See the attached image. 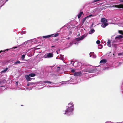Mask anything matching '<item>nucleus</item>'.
<instances>
[{"mask_svg": "<svg viewBox=\"0 0 123 123\" xmlns=\"http://www.w3.org/2000/svg\"><path fill=\"white\" fill-rule=\"evenodd\" d=\"M68 108L65 110V112L64 113V114H66L69 115L72 114V112L74 110V104L70 102L69 103L68 106Z\"/></svg>", "mask_w": 123, "mask_h": 123, "instance_id": "1", "label": "nucleus"}, {"mask_svg": "<svg viewBox=\"0 0 123 123\" xmlns=\"http://www.w3.org/2000/svg\"><path fill=\"white\" fill-rule=\"evenodd\" d=\"M88 34H86L82 35L81 36L76 38L73 41L70 42L69 43L70 45L68 46V47H69L72 44H77L79 42V41L82 40L86 37L87 36Z\"/></svg>", "mask_w": 123, "mask_h": 123, "instance_id": "2", "label": "nucleus"}, {"mask_svg": "<svg viewBox=\"0 0 123 123\" xmlns=\"http://www.w3.org/2000/svg\"><path fill=\"white\" fill-rule=\"evenodd\" d=\"M53 54L51 53H47L43 57L45 58H49L53 57Z\"/></svg>", "mask_w": 123, "mask_h": 123, "instance_id": "3", "label": "nucleus"}, {"mask_svg": "<svg viewBox=\"0 0 123 123\" xmlns=\"http://www.w3.org/2000/svg\"><path fill=\"white\" fill-rule=\"evenodd\" d=\"M112 7H116L118 8H123V4H120L119 5H116L113 6H112Z\"/></svg>", "mask_w": 123, "mask_h": 123, "instance_id": "4", "label": "nucleus"}, {"mask_svg": "<svg viewBox=\"0 0 123 123\" xmlns=\"http://www.w3.org/2000/svg\"><path fill=\"white\" fill-rule=\"evenodd\" d=\"M90 57H91L94 58H95L96 57V56L94 54L93 52L90 53Z\"/></svg>", "mask_w": 123, "mask_h": 123, "instance_id": "5", "label": "nucleus"}, {"mask_svg": "<svg viewBox=\"0 0 123 123\" xmlns=\"http://www.w3.org/2000/svg\"><path fill=\"white\" fill-rule=\"evenodd\" d=\"M29 75H26L25 76V78L28 81H30L31 80L32 78H30Z\"/></svg>", "mask_w": 123, "mask_h": 123, "instance_id": "6", "label": "nucleus"}, {"mask_svg": "<svg viewBox=\"0 0 123 123\" xmlns=\"http://www.w3.org/2000/svg\"><path fill=\"white\" fill-rule=\"evenodd\" d=\"M5 3L4 0H0V6L1 7Z\"/></svg>", "mask_w": 123, "mask_h": 123, "instance_id": "7", "label": "nucleus"}, {"mask_svg": "<svg viewBox=\"0 0 123 123\" xmlns=\"http://www.w3.org/2000/svg\"><path fill=\"white\" fill-rule=\"evenodd\" d=\"M81 74V72H80L75 73L74 74V75L75 76H80Z\"/></svg>", "mask_w": 123, "mask_h": 123, "instance_id": "8", "label": "nucleus"}, {"mask_svg": "<svg viewBox=\"0 0 123 123\" xmlns=\"http://www.w3.org/2000/svg\"><path fill=\"white\" fill-rule=\"evenodd\" d=\"M107 62V61L105 59H103L101 60L100 62V63L102 64H105Z\"/></svg>", "mask_w": 123, "mask_h": 123, "instance_id": "9", "label": "nucleus"}, {"mask_svg": "<svg viewBox=\"0 0 123 123\" xmlns=\"http://www.w3.org/2000/svg\"><path fill=\"white\" fill-rule=\"evenodd\" d=\"M108 25L107 23H102L101 26L103 28L105 27Z\"/></svg>", "mask_w": 123, "mask_h": 123, "instance_id": "10", "label": "nucleus"}, {"mask_svg": "<svg viewBox=\"0 0 123 123\" xmlns=\"http://www.w3.org/2000/svg\"><path fill=\"white\" fill-rule=\"evenodd\" d=\"M101 22L103 23H106V22H107V20L105 18H103L101 19Z\"/></svg>", "mask_w": 123, "mask_h": 123, "instance_id": "11", "label": "nucleus"}, {"mask_svg": "<svg viewBox=\"0 0 123 123\" xmlns=\"http://www.w3.org/2000/svg\"><path fill=\"white\" fill-rule=\"evenodd\" d=\"M95 31L94 29H92L89 31V33L90 34H92L93 33L95 32Z\"/></svg>", "mask_w": 123, "mask_h": 123, "instance_id": "12", "label": "nucleus"}, {"mask_svg": "<svg viewBox=\"0 0 123 123\" xmlns=\"http://www.w3.org/2000/svg\"><path fill=\"white\" fill-rule=\"evenodd\" d=\"M45 83H51V82L50 81H46L42 82L41 84H43V85H44V84Z\"/></svg>", "mask_w": 123, "mask_h": 123, "instance_id": "13", "label": "nucleus"}, {"mask_svg": "<svg viewBox=\"0 0 123 123\" xmlns=\"http://www.w3.org/2000/svg\"><path fill=\"white\" fill-rule=\"evenodd\" d=\"M43 37L44 38H48L50 37H52V35H49L46 36H43Z\"/></svg>", "mask_w": 123, "mask_h": 123, "instance_id": "14", "label": "nucleus"}, {"mask_svg": "<svg viewBox=\"0 0 123 123\" xmlns=\"http://www.w3.org/2000/svg\"><path fill=\"white\" fill-rule=\"evenodd\" d=\"M123 36L122 35H118L116 37H115V39L118 38L120 39L122 38H123Z\"/></svg>", "mask_w": 123, "mask_h": 123, "instance_id": "15", "label": "nucleus"}, {"mask_svg": "<svg viewBox=\"0 0 123 123\" xmlns=\"http://www.w3.org/2000/svg\"><path fill=\"white\" fill-rule=\"evenodd\" d=\"M111 41L110 40H108L107 42V45L108 46L110 47L111 45Z\"/></svg>", "mask_w": 123, "mask_h": 123, "instance_id": "16", "label": "nucleus"}, {"mask_svg": "<svg viewBox=\"0 0 123 123\" xmlns=\"http://www.w3.org/2000/svg\"><path fill=\"white\" fill-rule=\"evenodd\" d=\"M83 14V12H80V13H79L78 15V18L79 19L81 16Z\"/></svg>", "mask_w": 123, "mask_h": 123, "instance_id": "17", "label": "nucleus"}, {"mask_svg": "<svg viewBox=\"0 0 123 123\" xmlns=\"http://www.w3.org/2000/svg\"><path fill=\"white\" fill-rule=\"evenodd\" d=\"M51 35H52V37H56L58 36L59 34L58 33H57L56 34H51Z\"/></svg>", "mask_w": 123, "mask_h": 123, "instance_id": "18", "label": "nucleus"}, {"mask_svg": "<svg viewBox=\"0 0 123 123\" xmlns=\"http://www.w3.org/2000/svg\"><path fill=\"white\" fill-rule=\"evenodd\" d=\"M35 74L33 73H31L29 74V76L31 77H33L35 76Z\"/></svg>", "mask_w": 123, "mask_h": 123, "instance_id": "19", "label": "nucleus"}, {"mask_svg": "<svg viewBox=\"0 0 123 123\" xmlns=\"http://www.w3.org/2000/svg\"><path fill=\"white\" fill-rule=\"evenodd\" d=\"M21 63L22 62H21L17 60L14 62V63L15 64H18Z\"/></svg>", "mask_w": 123, "mask_h": 123, "instance_id": "20", "label": "nucleus"}, {"mask_svg": "<svg viewBox=\"0 0 123 123\" xmlns=\"http://www.w3.org/2000/svg\"><path fill=\"white\" fill-rule=\"evenodd\" d=\"M25 55H22V56L21 57V59L22 60H24V58L25 57Z\"/></svg>", "mask_w": 123, "mask_h": 123, "instance_id": "21", "label": "nucleus"}, {"mask_svg": "<svg viewBox=\"0 0 123 123\" xmlns=\"http://www.w3.org/2000/svg\"><path fill=\"white\" fill-rule=\"evenodd\" d=\"M98 47L99 49H101L102 47V45L101 44L99 45H98Z\"/></svg>", "mask_w": 123, "mask_h": 123, "instance_id": "22", "label": "nucleus"}, {"mask_svg": "<svg viewBox=\"0 0 123 123\" xmlns=\"http://www.w3.org/2000/svg\"><path fill=\"white\" fill-rule=\"evenodd\" d=\"M8 69V68H6V69L5 70L2 71V72H7V70Z\"/></svg>", "mask_w": 123, "mask_h": 123, "instance_id": "23", "label": "nucleus"}, {"mask_svg": "<svg viewBox=\"0 0 123 123\" xmlns=\"http://www.w3.org/2000/svg\"><path fill=\"white\" fill-rule=\"evenodd\" d=\"M77 63L78 62H75L73 64V65L74 66H76V65H75V64H77Z\"/></svg>", "mask_w": 123, "mask_h": 123, "instance_id": "24", "label": "nucleus"}, {"mask_svg": "<svg viewBox=\"0 0 123 123\" xmlns=\"http://www.w3.org/2000/svg\"><path fill=\"white\" fill-rule=\"evenodd\" d=\"M96 43L98 44H99L100 43V41L99 40H97L96 42Z\"/></svg>", "mask_w": 123, "mask_h": 123, "instance_id": "25", "label": "nucleus"}, {"mask_svg": "<svg viewBox=\"0 0 123 123\" xmlns=\"http://www.w3.org/2000/svg\"><path fill=\"white\" fill-rule=\"evenodd\" d=\"M94 16V15H93L91 14V15H89L88 16H87V17H88V18H89L91 17H93V16Z\"/></svg>", "mask_w": 123, "mask_h": 123, "instance_id": "26", "label": "nucleus"}, {"mask_svg": "<svg viewBox=\"0 0 123 123\" xmlns=\"http://www.w3.org/2000/svg\"><path fill=\"white\" fill-rule=\"evenodd\" d=\"M88 18L87 16L86 17L83 19V21H85L86 19V18Z\"/></svg>", "mask_w": 123, "mask_h": 123, "instance_id": "27", "label": "nucleus"}, {"mask_svg": "<svg viewBox=\"0 0 123 123\" xmlns=\"http://www.w3.org/2000/svg\"><path fill=\"white\" fill-rule=\"evenodd\" d=\"M75 70L74 69H72L71 70V71L72 72L74 73L75 72Z\"/></svg>", "mask_w": 123, "mask_h": 123, "instance_id": "28", "label": "nucleus"}, {"mask_svg": "<svg viewBox=\"0 0 123 123\" xmlns=\"http://www.w3.org/2000/svg\"><path fill=\"white\" fill-rule=\"evenodd\" d=\"M112 46H113L115 48L116 47V44H113Z\"/></svg>", "mask_w": 123, "mask_h": 123, "instance_id": "29", "label": "nucleus"}, {"mask_svg": "<svg viewBox=\"0 0 123 123\" xmlns=\"http://www.w3.org/2000/svg\"><path fill=\"white\" fill-rule=\"evenodd\" d=\"M34 84V83H30V84L31 85H32L33 84Z\"/></svg>", "mask_w": 123, "mask_h": 123, "instance_id": "30", "label": "nucleus"}, {"mask_svg": "<svg viewBox=\"0 0 123 123\" xmlns=\"http://www.w3.org/2000/svg\"><path fill=\"white\" fill-rule=\"evenodd\" d=\"M120 1L122 2H123V0H120Z\"/></svg>", "mask_w": 123, "mask_h": 123, "instance_id": "31", "label": "nucleus"}, {"mask_svg": "<svg viewBox=\"0 0 123 123\" xmlns=\"http://www.w3.org/2000/svg\"><path fill=\"white\" fill-rule=\"evenodd\" d=\"M18 83V82H17L16 83V85H17Z\"/></svg>", "mask_w": 123, "mask_h": 123, "instance_id": "32", "label": "nucleus"}, {"mask_svg": "<svg viewBox=\"0 0 123 123\" xmlns=\"http://www.w3.org/2000/svg\"><path fill=\"white\" fill-rule=\"evenodd\" d=\"M30 85V84H27V86H29Z\"/></svg>", "mask_w": 123, "mask_h": 123, "instance_id": "33", "label": "nucleus"}, {"mask_svg": "<svg viewBox=\"0 0 123 123\" xmlns=\"http://www.w3.org/2000/svg\"><path fill=\"white\" fill-rule=\"evenodd\" d=\"M89 72H92V71H89Z\"/></svg>", "mask_w": 123, "mask_h": 123, "instance_id": "34", "label": "nucleus"}, {"mask_svg": "<svg viewBox=\"0 0 123 123\" xmlns=\"http://www.w3.org/2000/svg\"><path fill=\"white\" fill-rule=\"evenodd\" d=\"M60 68V67H57V69H58V68L59 69V68Z\"/></svg>", "mask_w": 123, "mask_h": 123, "instance_id": "35", "label": "nucleus"}, {"mask_svg": "<svg viewBox=\"0 0 123 123\" xmlns=\"http://www.w3.org/2000/svg\"><path fill=\"white\" fill-rule=\"evenodd\" d=\"M73 62V61H71V63H72V62Z\"/></svg>", "mask_w": 123, "mask_h": 123, "instance_id": "36", "label": "nucleus"}, {"mask_svg": "<svg viewBox=\"0 0 123 123\" xmlns=\"http://www.w3.org/2000/svg\"><path fill=\"white\" fill-rule=\"evenodd\" d=\"M2 52V51H0V53H1V52Z\"/></svg>", "mask_w": 123, "mask_h": 123, "instance_id": "37", "label": "nucleus"}, {"mask_svg": "<svg viewBox=\"0 0 123 123\" xmlns=\"http://www.w3.org/2000/svg\"><path fill=\"white\" fill-rule=\"evenodd\" d=\"M6 50H8V49H6Z\"/></svg>", "mask_w": 123, "mask_h": 123, "instance_id": "38", "label": "nucleus"}, {"mask_svg": "<svg viewBox=\"0 0 123 123\" xmlns=\"http://www.w3.org/2000/svg\"><path fill=\"white\" fill-rule=\"evenodd\" d=\"M8 0H7L6 1H7Z\"/></svg>", "mask_w": 123, "mask_h": 123, "instance_id": "39", "label": "nucleus"}, {"mask_svg": "<svg viewBox=\"0 0 123 123\" xmlns=\"http://www.w3.org/2000/svg\"><path fill=\"white\" fill-rule=\"evenodd\" d=\"M56 52H57V53L58 54V53H57V51H56Z\"/></svg>", "mask_w": 123, "mask_h": 123, "instance_id": "40", "label": "nucleus"}]
</instances>
